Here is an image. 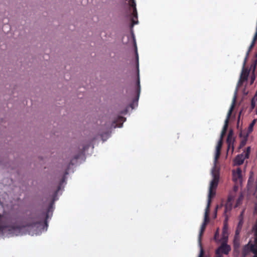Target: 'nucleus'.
<instances>
[{"instance_id":"f257e3e1","label":"nucleus","mask_w":257,"mask_h":257,"mask_svg":"<svg viewBox=\"0 0 257 257\" xmlns=\"http://www.w3.org/2000/svg\"><path fill=\"white\" fill-rule=\"evenodd\" d=\"M81 155V153H80L75 156L74 158L71 159L65 170V174L58 185V188L53 196L52 202L46 212L36 214H33L29 218L28 224L26 226H13L5 227L4 229H6L4 230L2 233L5 234L7 231V235L9 237L14 235L18 236L23 235L24 231L27 230L29 234L33 236L34 235H40L43 232L46 231L48 226L47 220L51 218L54 209V202L58 199L57 194L62 188H64L63 184H66V175L68 174V171L70 168V166L73 165L74 161L79 159Z\"/></svg>"},{"instance_id":"f03ea898","label":"nucleus","mask_w":257,"mask_h":257,"mask_svg":"<svg viewBox=\"0 0 257 257\" xmlns=\"http://www.w3.org/2000/svg\"><path fill=\"white\" fill-rule=\"evenodd\" d=\"M216 187H211V186L209 185V193L208 195V199H207V203L206 205V207L205 208V213H204V221L201 225L199 236H198V243L200 247V253L198 255V257H203L204 254V250L203 249L201 246V236L203 234V231L205 230V228L206 227V225L207 223L209 221V214L210 212V206L211 202V198L213 197L215 194V192L213 191L214 189H215Z\"/></svg>"},{"instance_id":"7ed1b4c3","label":"nucleus","mask_w":257,"mask_h":257,"mask_svg":"<svg viewBox=\"0 0 257 257\" xmlns=\"http://www.w3.org/2000/svg\"><path fill=\"white\" fill-rule=\"evenodd\" d=\"M125 120V118L118 116L116 118L112 119L111 122L109 121L103 123L102 125L104 126L105 131L100 132V135L103 142L105 141L110 137L111 129L116 128V127H121L123 122Z\"/></svg>"},{"instance_id":"20e7f679","label":"nucleus","mask_w":257,"mask_h":257,"mask_svg":"<svg viewBox=\"0 0 257 257\" xmlns=\"http://www.w3.org/2000/svg\"><path fill=\"white\" fill-rule=\"evenodd\" d=\"M222 145V140L220 139L218 142L217 145L216 147L215 154L213 161V166L211 169V176L212 177V180L210 182V186L211 187H217L218 181H219V170L217 168V161L219 157L220 154V150Z\"/></svg>"},{"instance_id":"39448f33","label":"nucleus","mask_w":257,"mask_h":257,"mask_svg":"<svg viewBox=\"0 0 257 257\" xmlns=\"http://www.w3.org/2000/svg\"><path fill=\"white\" fill-rule=\"evenodd\" d=\"M136 47V59L137 61V69L139 71V55L137 52L136 44H135ZM137 88L136 90L137 96L136 98L133 100V102L131 104L130 106L132 109L135 108L136 107L138 106V102L139 99L140 92H141V86H140V80L139 78V72L138 73V80L137 81Z\"/></svg>"},{"instance_id":"423d86ee","label":"nucleus","mask_w":257,"mask_h":257,"mask_svg":"<svg viewBox=\"0 0 257 257\" xmlns=\"http://www.w3.org/2000/svg\"><path fill=\"white\" fill-rule=\"evenodd\" d=\"M248 75H249V72L241 71L239 79L237 83V85H236V86L235 88V90L234 92V95H233V101L234 100H236V99L238 88L242 85L244 81H246L247 80Z\"/></svg>"},{"instance_id":"0eeeda50","label":"nucleus","mask_w":257,"mask_h":257,"mask_svg":"<svg viewBox=\"0 0 257 257\" xmlns=\"http://www.w3.org/2000/svg\"><path fill=\"white\" fill-rule=\"evenodd\" d=\"M230 250V246L225 242H223L221 245L216 249L215 257H222V254H227Z\"/></svg>"},{"instance_id":"6e6552de","label":"nucleus","mask_w":257,"mask_h":257,"mask_svg":"<svg viewBox=\"0 0 257 257\" xmlns=\"http://www.w3.org/2000/svg\"><path fill=\"white\" fill-rule=\"evenodd\" d=\"M250 151V147H248L246 150L241 154L238 155L234 159V164L236 165H240L243 164L245 158H248Z\"/></svg>"},{"instance_id":"1a4fd4ad","label":"nucleus","mask_w":257,"mask_h":257,"mask_svg":"<svg viewBox=\"0 0 257 257\" xmlns=\"http://www.w3.org/2000/svg\"><path fill=\"white\" fill-rule=\"evenodd\" d=\"M130 6L133 8V12L132 13L133 18L132 19V24L131 25V28L134 27V25L138 24L139 22L138 20L135 21L134 19H137L138 18V14L136 8V4L135 0H130Z\"/></svg>"},{"instance_id":"9d476101","label":"nucleus","mask_w":257,"mask_h":257,"mask_svg":"<svg viewBox=\"0 0 257 257\" xmlns=\"http://www.w3.org/2000/svg\"><path fill=\"white\" fill-rule=\"evenodd\" d=\"M251 241L250 240L249 242L246 244L243 248L242 250V254L241 257H246V256L248 254V253L251 251V245H255V243L254 244L250 243Z\"/></svg>"},{"instance_id":"9b49d317","label":"nucleus","mask_w":257,"mask_h":257,"mask_svg":"<svg viewBox=\"0 0 257 257\" xmlns=\"http://www.w3.org/2000/svg\"><path fill=\"white\" fill-rule=\"evenodd\" d=\"M241 170L240 168H237L236 171L233 172V180L235 182H237L238 181L240 182L241 179Z\"/></svg>"},{"instance_id":"f8f14e48","label":"nucleus","mask_w":257,"mask_h":257,"mask_svg":"<svg viewBox=\"0 0 257 257\" xmlns=\"http://www.w3.org/2000/svg\"><path fill=\"white\" fill-rule=\"evenodd\" d=\"M233 141L234 139L233 138V131L230 130L227 139V143L228 144V147H230L231 145H232Z\"/></svg>"},{"instance_id":"ddd939ff","label":"nucleus","mask_w":257,"mask_h":257,"mask_svg":"<svg viewBox=\"0 0 257 257\" xmlns=\"http://www.w3.org/2000/svg\"><path fill=\"white\" fill-rule=\"evenodd\" d=\"M254 236V241L255 243V245H251V252H253L254 255L253 257H257V235Z\"/></svg>"},{"instance_id":"4468645a","label":"nucleus","mask_w":257,"mask_h":257,"mask_svg":"<svg viewBox=\"0 0 257 257\" xmlns=\"http://www.w3.org/2000/svg\"><path fill=\"white\" fill-rule=\"evenodd\" d=\"M235 101L236 100H234L233 101V98H232V104H231V105L230 106V107L228 110V112L227 113V116H226V118L225 119V120H227V121H229V118H230V116L232 113V110H233V109L234 108V104L235 103Z\"/></svg>"},{"instance_id":"2eb2a0df","label":"nucleus","mask_w":257,"mask_h":257,"mask_svg":"<svg viewBox=\"0 0 257 257\" xmlns=\"http://www.w3.org/2000/svg\"><path fill=\"white\" fill-rule=\"evenodd\" d=\"M256 122V119H254L252 122L250 123V124H249L248 127V130H247V134L246 135V137H247L248 135L249 134H250L253 130V127L254 125V124Z\"/></svg>"},{"instance_id":"dca6fc26","label":"nucleus","mask_w":257,"mask_h":257,"mask_svg":"<svg viewBox=\"0 0 257 257\" xmlns=\"http://www.w3.org/2000/svg\"><path fill=\"white\" fill-rule=\"evenodd\" d=\"M243 212L242 211L240 214L239 221L237 226V228H239L240 229H241L242 225L243 224V218H242Z\"/></svg>"},{"instance_id":"f3484780","label":"nucleus","mask_w":257,"mask_h":257,"mask_svg":"<svg viewBox=\"0 0 257 257\" xmlns=\"http://www.w3.org/2000/svg\"><path fill=\"white\" fill-rule=\"evenodd\" d=\"M243 196L242 194H240L239 196L238 197V199L236 200V205H235L236 207L238 206L241 203V202L243 200Z\"/></svg>"},{"instance_id":"a211bd4d","label":"nucleus","mask_w":257,"mask_h":257,"mask_svg":"<svg viewBox=\"0 0 257 257\" xmlns=\"http://www.w3.org/2000/svg\"><path fill=\"white\" fill-rule=\"evenodd\" d=\"M247 58L248 57H245L244 58V61H243V65H242V68L241 71H243V72H249V71L247 69H246L245 68V64H246V61H247Z\"/></svg>"},{"instance_id":"6ab92c4d","label":"nucleus","mask_w":257,"mask_h":257,"mask_svg":"<svg viewBox=\"0 0 257 257\" xmlns=\"http://www.w3.org/2000/svg\"><path fill=\"white\" fill-rule=\"evenodd\" d=\"M256 103H257V99L253 97L251 99V107L252 109L254 108Z\"/></svg>"},{"instance_id":"aec40b11","label":"nucleus","mask_w":257,"mask_h":257,"mask_svg":"<svg viewBox=\"0 0 257 257\" xmlns=\"http://www.w3.org/2000/svg\"><path fill=\"white\" fill-rule=\"evenodd\" d=\"M240 230H241L240 229L238 228H236V229L235 230V236H234V238L235 239H238Z\"/></svg>"},{"instance_id":"412c9836","label":"nucleus","mask_w":257,"mask_h":257,"mask_svg":"<svg viewBox=\"0 0 257 257\" xmlns=\"http://www.w3.org/2000/svg\"><path fill=\"white\" fill-rule=\"evenodd\" d=\"M228 121H227V120H225L224 121V125H223V128H222L223 131L226 132L227 128V127H228Z\"/></svg>"},{"instance_id":"4be33fe9","label":"nucleus","mask_w":257,"mask_h":257,"mask_svg":"<svg viewBox=\"0 0 257 257\" xmlns=\"http://www.w3.org/2000/svg\"><path fill=\"white\" fill-rule=\"evenodd\" d=\"M238 239H235L234 238V247H235V248L239 247V243L238 242Z\"/></svg>"},{"instance_id":"5701e85b","label":"nucleus","mask_w":257,"mask_h":257,"mask_svg":"<svg viewBox=\"0 0 257 257\" xmlns=\"http://www.w3.org/2000/svg\"><path fill=\"white\" fill-rule=\"evenodd\" d=\"M256 39H257V26H256V29H255V33L254 34V37L253 38V40L252 41L255 42Z\"/></svg>"},{"instance_id":"b1692460","label":"nucleus","mask_w":257,"mask_h":257,"mask_svg":"<svg viewBox=\"0 0 257 257\" xmlns=\"http://www.w3.org/2000/svg\"><path fill=\"white\" fill-rule=\"evenodd\" d=\"M256 62H257V60H256L255 61L254 63L251 65V68H253V73H254V72L255 71Z\"/></svg>"},{"instance_id":"393cba45","label":"nucleus","mask_w":257,"mask_h":257,"mask_svg":"<svg viewBox=\"0 0 257 257\" xmlns=\"http://www.w3.org/2000/svg\"><path fill=\"white\" fill-rule=\"evenodd\" d=\"M226 133V131H224L222 130L221 134H220V139L223 140V138L224 136V135H225Z\"/></svg>"},{"instance_id":"a878e982","label":"nucleus","mask_w":257,"mask_h":257,"mask_svg":"<svg viewBox=\"0 0 257 257\" xmlns=\"http://www.w3.org/2000/svg\"><path fill=\"white\" fill-rule=\"evenodd\" d=\"M246 143V139H245L244 140H242L240 143V147H242L244 146Z\"/></svg>"},{"instance_id":"bb28decb","label":"nucleus","mask_w":257,"mask_h":257,"mask_svg":"<svg viewBox=\"0 0 257 257\" xmlns=\"http://www.w3.org/2000/svg\"><path fill=\"white\" fill-rule=\"evenodd\" d=\"M89 147V145H84L83 146V152H85L86 149Z\"/></svg>"},{"instance_id":"cd10ccee","label":"nucleus","mask_w":257,"mask_h":257,"mask_svg":"<svg viewBox=\"0 0 257 257\" xmlns=\"http://www.w3.org/2000/svg\"><path fill=\"white\" fill-rule=\"evenodd\" d=\"M254 43H255V42L252 41V42L248 48L249 51H250L251 50L252 48L254 46Z\"/></svg>"},{"instance_id":"c85d7f7f","label":"nucleus","mask_w":257,"mask_h":257,"mask_svg":"<svg viewBox=\"0 0 257 257\" xmlns=\"http://www.w3.org/2000/svg\"><path fill=\"white\" fill-rule=\"evenodd\" d=\"M255 80V76L254 75L251 76L250 83L252 84L253 83Z\"/></svg>"},{"instance_id":"c756f323","label":"nucleus","mask_w":257,"mask_h":257,"mask_svg":"<svg viewBox=\"0 0 257 257\" xmlns=\"http://www.w3.org/2000/svg\"><path fill=\"white\" fill-rule=\"evenodd\" d=\"M226 231H227V228L226 227V226H224L223 229V234L224 237H225V234Z\"/></svg>"},{"instance_id":"7c9ffc66","label":"nucleus","mask_w":257,"mask_h":257,"mask_svg":"<svg viewBox=\"0 0 257 257\" xmlns=\"http://www.w3.org/2000/svg\"><path fill=\"white\" fill-rule=\"evenodd\" d=\"M251 181H252L251 178H249L248 180V186L249 185V184L250 183Z\"/></svg>"},{"instance_id":"2f4dec72","label":"nucleus","mask_w":257,"mask_h":257,"mask_svg":"<svg viewBox=\"0 0 257 257\" xmlns=\"http://www.w3.org/2000/svg\"><path fill=\"white\" fill-rule=\"evenodd\" d=\"M249 52H250V51H249V50H248V51H247V52H246V56H245V57H248V55H249Z\"/></svg>"},{"instance_id":"473e14b6","label":"nucleus","mask_w":257,"mask_h":257,"mask_svg":"<svg viewBox=\"0 0 257 257\" xmlns=\"http://www.w3.org/2000/svg\"><path fill=\"white\" fill-rule=\"evenodd\" d=\"M237 188H238V187H237V186H235V187H234V191H236L237 190Z\"/></svg>"},{"instance_id":"72a5a7b5","label":"nucleus","mask_w":257,"mask_h":257,"mask_svg":"<svg viewBox=\"0 0 257 257\" xmlns=\"http://www.w3.org/2000/svg\"><path fill=\"white\" fill-rule=\"evenodd\" d=\"M126 112H127V109H125V110L124 111V112H123V113L125 114V113H126Z\"/></svg>"},{"instance_id":"f704fd0d","label":"nucleus","mask_w":257,"mask_h":257,"mask_svg":"<svg viewBox=\"0 0 257 257\" xmlns=\"http://www.w3.org/2000/svg\"><path fill=\"white\" fill-rule=\"evenodd\" d=\"M2 205V203L0 201V206Z\"/></svg>"},{"instance_id":"c9c22d12","label":"nucleus","mask_w":257,"mask_h":257,"mask_svg":"<svg viewBox=\"0 0 257 257\" xmlns=\"http://www.w3.org/2000/svg\"><path fill=\"white\" fill-rule=\"evenodd\" d=\"M216 212H217V208H216V210H215V213H216Z\"/></svg>"}]
</instances>
